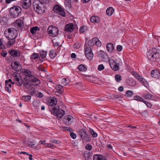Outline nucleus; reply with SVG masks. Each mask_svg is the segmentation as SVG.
<instances>
[{
	"label": "nucleus",
	"mask_w": 160,
	"mask_h": 160,
	"mask_svg": "<svg viewBox=\"0 0 160 160\" xmlns=\"http://www.w3.org/2000/svg\"><path fill=\"white\" fill-rule=\"evenodd\" d=\"M134 99L143 102L144 100L142 98L138 96H136L134 97Z\"/></svg>",
	"instance_id": "nucleus-42"
},
{
	"label": "nucleus",
	"mask_w": 160,
	"mask_h": 160,
	"mask_svg": "<svg viewBox=\"0 0 160 160\" xmlns=\"http://www.w3.org/2000/svg\"><path fill=\"white\" fill-rule=\"evenodd\" d=\"M50 142L52 143H55L57 144H59L60 142L59 141L56 140H51Z\"/></svg>",
	"instance_id": "nucleus-57"
},
{
	"label": "nucleus",
	"mask_w": 160,
	"mask_h": 160,
	"mask_svg": "<svg viewBox=\"0 0 160 160\" xmlns=\"http://www.w3.org/2000/svg\"><path fill=\"white\" fill-rule=\"evenodd\" d=\"M85 54L86 58L89 60L92 59L93 54L91 48L88 47L86 44H85L84 46Z\"/></svg>",
	"instance_id": "nucleus-6"
},
{
	"label": "nucleus",
	"mask_w": 160,
	"mask_h": 160,
	"mask_svg": "<svg viewBox=\"0 0 160 160\" xmlns=\"http://www.w3.org/2000/svg\"><path fill=\"white\" fill-rule=\"evenodd\" d=\"M133 92L131 90H128L126 92V96L127 97H131L132 95Z\"/></svg>",
	"instance_id": "nucleus-44"
},
{
	"label": "nucleus",
	"mask_w": 160,
	"mask_h": 160,
	"mask_svg": "<svg viewBox=\"0 0 160 160\" xmlns=\"http://www.w3.org/2000/svg\"><path fill=\"white\" fill-rule=\"evenodd\" d=\"M79 133L83 141L84 142H88L91 140L90 135L87 133L85 130L81 129L79 131Z\"/></svg>",
	"instance_id": "nucleus-5"
},
{
	"label": "nucleus",
	"mask_w": 160,
	"mask_h": 160,
	"mask_svg": "<svg viewBox=\"0 0 160 160\" xmlns=\"http://www.w3.org/2000/svg\"><path fill=\"white\" fill-rule=\"evenodd\" d=\"M40 55L42 58H45L47 54V52L46 51H44V50H42L40 51Z\"/></svg>",
	"instance_id": "nucleus-34"
},
{
	"label": "nucleus",
	"mask_w": 160,
	"mask_h": 160,
	"mask_svg": "<svg viewBox=\"0 0 160 160\" xmlns=\"http://www.w3.org/2000/svg\"><path fill=\"white\" fill-rule=\"evenodd\" d=\"M23 85L24 87L30 89L31 88V84L29 82L28 80H23Z\"/></svg>",
	"instance_id": "nucleus-31"
},
{
	"label": "nucleus",
	"mask_w": 160,
	"mask_h": 160,
	"mask_svg": "<svg viewBox=\"0 0 160 160\" xmlns=\"http://www.w3.org/2000/svg\"><path fill=\"white\" fill-rule=\"evenodd\" d=\"M4 47V45L2 44V41L1 39H0V48L3 49Z\"/></svg>",
	"instance_id": "nucleus-59"
},
{
	"label": "nucleus",
	"mask_w": 160,
	"mask_h": 160,
	"mask_svg": "<svg viewBox=\"0 0 160 160\" xmlns=\"http://www.w3.org/2000/svg\"><path fill=\"white\" fill-rule=\"evenodd\" d=\"M90 20L92 22L98 23L99 22L100 19L98 17L93 16L91 18Z\"/></svg>",
	"instance_id": "nucleus-24"
},
{
	"label": "nucleus",
	"mask_w": 160,
	"mask_h": 160,
	"mask_svg": "<svg viewBox=\"0 0 160 160\" xmlns=\"http://www.w3.org/2000/svg\"><path fill=\"white\" fill-rule=\"evenodd\" d=\"M114 10L112 8L110 7L108 8L106 10V12L108 16H111Z\"/></svg>",
	"instance_id": "nucleus-29"
},
{
	"label": "nucleus",
	"mask_w": 160,
	"mask_h": 160,
	"mask_svg": "<svg viewBox=\"0 0 160 160\" xmlns=\"http://www.w3.org/2000/svg\"><path fill=\"white\" fill-rule=\"evenodd\" d=\"M40 29L37 27H34L31 28L30 31L32 34H34L36 33V32L39 30Z\"/></svg>",
	"instance_id": "nucleus-28"
},
{
	"label": "nucleus",
	"mask_w": 160,
	"mask_h": 160,
	"mask_svg": "<svg viewBox=\"0 0 160 160\" xmlns=\"http://www.w3.org/2000/svg\"><path fill=\"white\" fill-rule=\"evenodd\" d=\"M63 129L65 131H68L69 132H71V131L72 130L70 128H68L67 127H64V128Z\"/></svg>",
	"instance_id": "nucleus-60"
},
{
	"label": "nucleus",
	"mask_w": 160,
	"mask_h": 160,
	"mask_svg": "<svg viewBox=\"0 0 160 160\" xmlns=\"http://www.w3.org/2000/svg\"><path fill=\"white\" fill-rule=\"evenodd\" d=\"M78 68L79 70L83 72L86 71L87 69V68L82 64L79 65L78 66Z\"/></svg>",
	"instance_id": "nucleus-32"
},
{
	"label": "nucleus",
	"mask_w": 160,
	"mask_h": 160,
	"mask_svg": "<svg viewBox=\"0 0 160 160\" xmlns=\"http://www.w3.org/2000/svg\"><path fill=\"white\" fill-rule=\"evenodd\" d=\"M15 24L17 27L22 28L23 26V22L20 19H18L16 20L15 22Z\"/></svg>",
	"instance_id": "nucleus-20"
},
{
	"label": "nucleus",
	"mask_w": 160,
	"mask_h": 160,
	"mask_svg": "<svg viewBox=\"0 0 160 160\" xmlns=\"http://www.w3.org/2000/svg\"><path fill=\"white\" fill-rule=\"evenodd\" d=\"M97 40L98 38L97 37H95L89 41L88 44L89 47L92 46L94 45H95L96 41Z\"/></svg>",
	"instance_id": "nucleus-23"
},
{
	"label": "nucleus",
	"mask_w": 160,
	"mask_h": 160,
	"mask_svg": "<svg viewBox=\"0 0 160 160\" xmlns=\"http://www.w3.org/2000/svg\"><path fill=\"white\" fill-rule=\"evenodd\" d=\"M49 110L51 113L55 115L58 119H60L65 114V111L62 109H59L58 106L49 108Z\"/></svg>",
	"instance_id": "nucleus-2"
},
{
	"label": "nucleus",
	"mask_w": 160,
	"mask_h": 160,
	"mask_svg": "<svg viewBox=\"0 0 160 160\" xmlns=\"http://www.w3.org/2000/svg\"><path fill=\"white\" fill-rule=\"evenodd\" d=\"M14 65L13 66H21L19 63V62H15L14 63Z\"/></svg>",
	"instance_id": "nucleus-63"
},
{
	"label": "nucleus",
	"mask_w": 160,
	"mask_h": 160,
	"mask_svg": "<svg viewBox=\"0 0 160 160\" xmlns=\"http://www.w3.org/2000/svg\"><path fill=\"white\" fill-rule=\"evenodd\" d=\"M27 144L28 146H29V147H31L36 149L37 148V146H35V144L31 142H28Z\"/></svg>",
	"instance_id": "nucleus-41"
},
{
	"label": "nucleus",
	"mask_w": 160,
	"mask_h": 160,
	"mask_svg": "<svg viewBox=\"0 0 160 160\" xmlns=\"http://www.w3.org/2000/svg\"><path fill=\"white\" fill-rule=\"evenodd\" d=\"M1 55L4 57H5L7 55V53L5 51L3 50L2 51V53H1Z\"/></svg>",
	"instance_id": "nucleus-54"
},
{
	"label": "nucleus",
	"mask_w": 160,
	"mask_h": 160,
	"mask_svg": "<svg viewBox=\"0 0 160 160\" xmlns=\"http://www.w3.org/2000/svg\"><path fill=\"white\" fill-rule=\"evenodd\" d=\"M11 66L13 69L17 72L19 71L22 69L21 66H13V65H12Z\"/></svg>",
	"instance_id": "nucleus-39"
},
{
	"label": "nucleus",
	"mask_w": 160,
	"mask_h": 160,
	"mask_svg": "<svg viewBox=\"0 0 160 160\" xmlns=\"http://www.w3.org/2000/svg\"><path fill=\"white\" fill-rule=\"evenodd\" d=\"M26 1H28V2H24L22 4V6L23 8L27 9L28 8L31 4V0H25Z\"/></svg>",
	"instance_id": "nucleus-21"
},
{
	"label": "nucleus",
	"mask_w": 160,
	"mask_h": 160,
	"mask_svg": "<svg viewBox=\"0 0 160 160\" xmlns=\"http://www.w3.org/2000/svg\"><path fill=\"white\" fill-rule=\"evenodd\" d=\"M40 104V102L39 101L34 100L32 102V105L33 106L36 108L37 109L39 108V105Z\"/></svg>",
	"instance_id": "nucleus-33"
},
{
	"label": "nucleus",
	"mask_w": 160,
	"mask_h": 160,
	"mask_svg": "<svg viewBox=\"0 0 160 160\" xmlns=\"http://www.w3.org/2000/svg\"><path fill=\"white\" fill-rule=\"evenodd\" d=\"M4 33L6 38L12 40L8 41L7 44L9 45L14 44L15 43V39L18 35L17 30L14 28H9L5 31Z\"/></svg>",
	"instance_id": "nucleus-1"
},
{
	"label": "nucleus",
	"mask_w": 160,
	"mask_h": 160,
	"mask_svg": "<svg viewBox=\"0 0 160 160\" xmlns=\"http://www.w3.org/2000/svg\"><path fill=\"white\" fill-rule=\"evenodd\" d=\"M85 28L86 27L84 26L81 27L79 29L80 32L81 33H83L85 31L84 28Z\"/></svg>",
	"instance_id": "nucleus-53"
},
{
	"label": "nucleus",
	"mask_w": 160,
	"mask_h": 160,
	"mask_svg": "<svg viewBox=\"0 0 160 160\" xmlns=\"http://www.w3.org/2000/svg\"><path fill=\"white\" fill-rule=\"evenodd\" d=\"M95 45L98 47H100L101 45V43L98 38L97 40L96 41Z\"/></svg>",
	"instance_id": "nucleus-49"
},
{
	"label": "nucleus",
	"mask_w": 160,
	"mask_h": 160,
	"mask_svg": "<svg viewBox=\"0 0 160 160\" xmlns=\"http://www.w3.org/2000/svg\"><path fill=\"white\" fill-rule=\"evenodd\" d=\"M50 57L51 59L54 58L56 55V52L53 50H52L50 51L49 54Z\"/></svg>",
	"instance_id": "nucleus-36"
},
{
	"label": "nucleus",
	"mask_w": 160,
	"mask_h": 160,
	"mask_svg": "<svg viewBox=\"0 0 160 160\" xmlns=\"http://www.w3.org/2000/svg\"><path fill=\"white\" fill-rule=\"evenodd\" d=\"M117 50L118 51H121L122 49V46L120 45H118L117 46Z\"/></svg>",
	"instance_id": "nucleus-58"
},
{
	"label": "nucleus",
	"mask_w": 160,
	"mask_h": 160,
	"mask_svg": "<svg viewBox=\"0 0 160 160\" xmlns=\"http://www.w3.org/2000/svg\"><path fill=\"white\" fill-rule=\"evenodd\" d=\"M54 84L52 81H50V82L47 83V84L49 88H51L52 86H53Z\"/></svg>",
	"instance_id": "nucleus-51"
},
{
	"label": "nucleus",
	"mask_w": 160,
	"mask_h": 160,
	"mask_svg": "<svg viewBox=\"0 0 160 160\" xmlns=\"http://www.w3.org/2000/svg\"><path fill=\"white\" fill-rule=\"evenodd\" d=\"M14 79L15 81V83L18 86H21L23 82V80L20 76L15 75Z\"/></svg>",
	"instance_id": "nucleus-10"
},
{
	"label": "nucleus",
	"mask_w": 160,
	"mask_h": 160,
	"mask_svg": "<svg viewBox=\"0 0 160 160\" xmlns=\"http://www.w3.org/2000/svg\"><path fill=\"white\" fill-rule=\"evenodd\" d=\"M38 69L39 70V71L42 72H45L46 71V70H44L42 67H39L38 68Z\"/></svg>",
	"instance_id": "nucleus-62"
},
{
	"label": "nucleus",
	"mask_w": 160,
	"mask_h": 160,
	"mask_svg": "<svg viewBox=\"0 0 160 160\" xmlns=\"http://www.w3.org/2000/svg\"><path fill=\"white\" fill-rule=\"evenodd\" d=\"M22 10L20 7L17 6H13L10 10V15L12 18H14L17 17Z\"/></svg>",
	"instance_id": "nucleus-3"
},
{
	"label": "nucleus",
	"mask_w": 160,
	"mask_h": 160,
	"mask_svg": "<svg viewBox=\"0 0 160 160\" xmlns=\"http://www.w3.org/2000/svg\"><path fill=\"white\" fill-rule=\"evenodd\" d=\"M33 5L35 11L39 13L42 12V8L43 7L42 2L40 0H35L33 3Z\"/></svg>",
	"instance_id": "nucleus-4"
},
{
	"label": "nucleus",
	"mask_w": 160,
	"mask_h": 160,
	"mask_svg": "<svg viewBox=\"0 0 160 160\" xmlns=\"http://www.w3.org/2000/svg\"><path fill=\"white\" fill-rule=\"evenodd\" d=\"M8 82L7 80L5 81V89L6 91L10 92H11V88L12 85Z\"/></svg>",
	"instance_id": "nucleus-25"
},
{
	"label": "nucleus",
	"mask_w": 160,
	"mask_h": 160,
	"mask_svg": "<svg viewBox=\"0 0 160 160\" xmlns=\"http://www.w3.org/2000/svg\"><path fill=\"white\" fill-rule=\"evenodd\" d=\"M24 80H29L30 82H32L34 83V85L35 86L38 85L40 83V81L38 78L32 75H31L29 78H28V77H25L24 78Z\"/></svg>",
	"instance_id": "nucleus-9"
},
{
	"label": "nucleus",
	"mask_w": 160,
	"mask_h": 160,
	"mask_svg": "<svg viewBox=\"0 0 160 160\" xmlns=\"http://www.w3.org/2000/svg\"><path fill=\"white\" fill-rule=\"evenodd\" d=\"M107 51L110 52H113L114 51V48L113 45L110 43H108L106 46Z\"/></svg>",
	"instance_id": "nucleus-18"
},
{
	"label": "nucleus",
	"mask_w": 160,
	"mask_h": 160,
	"mask_svg": "<svg viewBox=\"0 0 160 160\" xmlns=\"http://www.w3.org/2000/svg\"><path fill=\"white\" fill-rule=\"evenodd\" d=\"M23 72L25 75L26 76V77H28V78H30V77L32 75L31 74V72L28 70L24 69L23 70Z\"/></svg>",
	"instance_id": "nucleus-27"
},
{
	"label": "nucleus",
	"mask_w": 160,
	"mask_h": 160,
	"mask_svg": "<svg viewBox=\"0 0 160 160\" xmlns=\"http://www.w3.org/2000/svg\"><path fill=\"white\" fill-rule=\"evenodd\" d=\"M53 10L55 12L59 13L62 17H65V16L64 10L61 7L58 5L54 7Z\"/></svg>",
	"instance_id": "nucleus-8"
},
{
	"label": "nucleus",
	"mask_w": 160,
	"mask_h": 160,
	"mask_svg": "<svg viewBox=\"0 0 160 160\" xmlns=\"http://www.w3.org/2000/svg\"><path fill=\"white\" fill-rule=\"evenodd\" d=\"M57 99L55 98L50 99L48 101L49 105L51 107H54L57 103Z\"/></svg>",
	"instance_id": "nucleus-15"
},
{
	"label": "nucleus",
	"mask_w": 160,
	"mask_h": 160,
	"mask_svg": "<svg viewBox=\"0 0 160 160\" xmlns=\"http://www.w3.org/2000/svg\"><path fill=\"white\" fill-rule=\"evenodd\" d=\"M48 34L51 37H55L57 36L58 33V29L54 26H49L48 29Z\"/></svg>",
	"instance_id": "nucleus-7"
},
{
	"label": "nucleus",
	"mask_w": 160,
	"mask_h": 160,
	"mask_svg": "<svg viewBox=\"0 0 160 160\" xmlns=\"http://www.w3.org/2000/svg\"><path fill=\"white\" fill-rule=\"evenodd\" d=\"M44 145L45 146L48 147V148H51L52 146L50 144H48V143H44Z\"/></svg>",
	"instance_id": "nucleus-64"
},
{
	"label": "nucleus",
	"mask_w": 160,
	"mask_h": 160,
	"mask_svg": "<svg viewBox=\"0 0 160 160\" xmlns=\"http://www.w3.org/2000/svg\"><path fill=\"white\" fill-rule=\"evenodd\" d=\"M153 55L152 58V60L155 59L156 60L159 58L160 56V50H159L156 49L155 48H153Z\"/></svg>",
	"instance_id": "nucleus-12"
},
{
	"label": "nucleus",
	"mask_w": 160,
	"mask_h": 160,
	"mask_svg": "<svg viewBox=\"0 0 160 160\" xmlns=\"http://www.w3.org/2000/svg\"><path fill=\"white\" fill-rule=\"evenodd\" d=\"M74 29V26L72 23L67 24L65 28V31L68 32H72Z\"/></svg>",
	"instance_id": "nucleus-11"
},
{
	"label": "nucleus",
	"mask_w": 160,
	"mask_h": 160,
	"mask_svg": "<svg viewBox=\"0 0 160 160\" xmlns=\"http://www.w3.org/2000/svg\"><path fill=\"white\" fill-rule=\"evenodd\" d=\"M151 76L155 78H158L160 77V73L157 70H154L152 71Z\"/></svg>",
	"instance_id": "nucleus-14"
},
{
	"label": "nucleus",
	"mask_w": 160,
	"mask_h": 160,
	"mask_svg": "<svg viewBox=\"0 0 160 160\" xmlns=\"http://www.w3.org/2000/svg\"><path fill=\"white\" fill-rule=\"evenodd\" d=\"M112 96L116 98H122V96L121 95H113Z\"/></svg>",
	"instance_id": "nucleus-61"
},
{
	"label": "nucleus",
	"mask_w": 160,
	"mask_h": 160,
	"mask_svg": "<svg viewBox=\"0 0 160 160\" xmlns=\"http://www.w3.org/2000/svg\"><path fill=\"white\" fill-rule=\"evenodd\" d=\"M65 4L68 7L71 6V0H65L64 2Z\"/></svg>",
	"instance_id": "nucleus-45"
},
{
	"label": "nucleus",
	"mask_w": 160,
	"mask_h": 160,
	"mask_svg": "<svg viewBox=\"0 0 160 160\" xmlns=\"http://www.w3.org/2000/svg\"><path fill=\"white\" fill-rule=\"evenodd\" d=\"M153 50L152 49V50H150L147 52V56L148 58L149 59H151L153 58Z\"/></svg>",
	"instance_id": "nucleus-30"
},
{
	"label": "nucleus",
	"mask_w": 160,
	"mask_h": 160,
	"mask_svg": "<svg viewBox=\"0 0 160 160\" xmlns=\"http://www.w3.org/2000/svg\"><path fill=\"white\" fill-rule=\"evenodd\" d=\"M31 98V96L30 95H27L23 96L22 97V99L25 100L26 101H29Z\"/></svg>",
	"instance_id": "nucleus-40"
},
{
	"label": "nucleus",
	"mask_w": 160,
	"mask_h": 160,
	"mask_svg": "<svg viewBox=\"0 0 160 160\" xmlns=\"http://www.w3.org/2000/svg\"><path fill=\"white\" fill-rule=\"evenodd\" d=\"M152 96L151 94L148 93L147 94L144 95L143 97L144 98L147 100H152Z\"/></svg>",
	"instance_id": "nucleus-38"
},
{
	"label": "nucleus",
	"mask_w": 160,
	"mask_h": 160,
	"mask_svg": "<svg viewBox=\"0 0 160 160\" xmlns=\"http://www.w3.org/2000/svg\"><path fill=\"white\" fill-rule=\"evenodd\" d=\"M98 55L99 57H101L102 59L106 58V57L107 56L106 53L102 50H100L98 52Z\"/></svg>",
	"instance_id": "nucleus-26"
},
{
	"label": "nucleus",
	"mask_w": 160,
	"mask_h": 160,
	"mask_svg": "<svg viewBox=\"0 0 160 160\" xmlns=\"http://www.w3.org/2000/svg\"><path fill=\"white\" fill-rule=\"evenodd\" d=\"M143 102H144L145 104L146 105V106L148 108H150L151 107L152 105V104L147 101H146L144 100V101H143Z\"/></svg>",
	"instance_id": "nucleus-50"
},
{
	"label": "nucleus",
	"mask_w": 160,
	"mask_h": 160,
	"mask_svg": "<svg viewBox=\"0 0 160 160\" xmlns=\"http://www.w3.org/2000/svg\"><path fill=\"white\" fill-rule=\"evenodd\" d=\"M86 148L88 150H90L92 149V146L88 144L86 145Z\"/></svg>",
	"instance_id": "nucleus-52"
},
{
	"label": "nucleus",
	"mask_w": 160,
	"mask_h": 160,
	"mask_svg": "<svg viewBox=\"0 0 160 160\" xmlns=\"http://www.w3.org/2000/svg\"><path fill=\"white\" fill-rule=\"evenodd\" d=\"M93 160H108L106 157L102 155L95 154L93 157Z\"/></svg>",
	"instance_id": "nucleus-13"
},
{
	"label": "nucleus",
	"mask_w": 160,
	"mask_h": 160,
	"mask_svg": "<svg viewBox=\"0 0 160 160\" xmlns=\"http://www.w3.org/2000/svg\"><path fill=\"white\" fill-rule=\"evenodd\" d=\"M110 66L112 68L114 71H117L119 67L116 63L112 64V65H110Z\"/></svg>",
	"instance_id": "nucleus-35"
},
{
	"label": "nucleus",
	"mask_w": 160,
	"mask_h": 160,
	"mask_svg": "<svg viewBox=\"0 0 160 160\" xmlns=\"http://www.w3.org/2000/svg\"><path fill=\"white\" fill-rule=\"evenodd\" d=\"M38 57V53H34L31 56V58L32 59H36Z\"/></svg>",
	"instance_id": "nucleus-43"
},
{
	"label": "nucleus",
	"mask_w": 160,
	"mask_h": 160,
	"mask_svg": "<svg viewBox=\"0 0 160 160\" xmlns=\"http://www.w3.org/2000/svg\"><path fill=\"white\" fill-rule=\"evenodd\" d=\"M9 54L14 57H19L20 55V52L19 51L15 50H12L8 51Z\"/></svg>",
	"instance_id": "nucleus-16"
},
{
	"label": "nucleus",
	"mask_w": 160,
	"mask_h": 160,
	"mask_svg": "<svg viewBox=\"0 0 160 160\" xmlns=\"http://www.w3.org/2000/svg\"><path fill=\"white\" fill-rule=\"evenodd\" d=\"M73 118V117L72 116L70 115H67L64 117L63 121L65 123L68 124Z\"/></svg>",
	"instance_id": "nucleus-22"
},
{
	"label": "nucleus",
	"mask_w": 160,
	"mask_h": 160,
	"mask_svg": "<svg viewBox=\"0 0 160 160\" xmlns=\"http://www.w3.org/2000/svg\"><path fill=\"white\" fill-rule=\"evenodd\" d=\"M73 47L75 48L78 49L80 47V45L79 43L76 42L74 44Z\"/></svg>",
	"instance_id": "nucleus-48"
},
{
	"label": "nucleus",
	"mask_w": 160,
	"mask_h": 160,
	"mask_svg": "<svg viewBox=\"0 0 160 160\" xmlns=\"http://www.w3.org/2000/svg\"><path fill=\"white\" fill-rule=\"evenodd\" d=\"M104 69V67L103 65L102 64H101L98 66V70L99 71H101L103 70Z\"/></svg>",
	"instance_id": "nucleus-47"
},
{
	"label": "nucleus",
	"mask_w": 160,
	"mask_h": 160,
	"mask_svg": "<svg viewBox=\"0 0 160 160\" xmlns=\"http://www.w3.org/2000/svg\"><path fill=\"white\" fill-rule=\"evenodd\" d=\"M115 79L118 82H120L121 80V77L119 74H117L115 76Z\"/></svg>",
	"instance_id": "nucleus-46"
},
{
	"label": "nucleus",
	"mask_w": 160,
	"mask_h": 160,
	"mask_svg": "<svg viewBox=\"0 0 160 160\" xmlns=\"http://www.w3.org/2000/svg\"><path fill=\"white\" fill-rule=\"evenodd\" d=\"M36 96L38 97L41 98L43 97V95L41 92H38L36 94Z\"/></svg>",
	"instance_id": "nucleus-55"
},
{
	"label": "nucleus",
	"mask_w": 160,
	"mask_h": 160,
	"mask_svg": "<svg viewBox=\"0 0 160 160\" xmlns=\"http://www.w3.org/2000/svg\"><path fill=\"white\" fill-rule=\"evenodd\" d=\"M70 136L72 138L74 139L76 138L77 137L76 134L73 132L70 133Z\"/></svg>",
	"instance_id": "nucleus-56"
},
{
	"label": "nucleus",
	"mask_w": 160,
	"mask_h": 160,
	"mask_svg": "<svg viewBox=\"0 0 160 160\" xmlns=\"http://www.w3.org/2000/svg\"><path fill=\"white\" fill-rule=\"evenodd\" d=\"M56 93L58 94H62L63 92V87L62 86L59 85L55 87Z\"/></svg>",
	"instance_id": "nucleus-17"
},
{
	"label": "nucleus",
	"mask_w": 160,
	"mask_h": 160,
	"mask_svg": "<svg viewBox=\"0 0 160 160\" xmlns=\"http://www.w3.org/2000/svg\"><path fill=\"white\" fill-rule=\"evenodd\" d=\"M89 132L93 138H96L97 137V133L95 132L92 129L90 128Z\"/></svg>",
	"instance_id": "nucleus-37"
},
{
	"label": "nucleus",
	"mask_w": 160,
	"mask_h": 160,
	"mask_svg": "<svg viewBox=\"0 0 160 160\" xmlns=\"http://www.w3.org/2000/svg\"><path fill=\"white\" fill-rule=\"evenodd\" d=\"M132 74L140 81H142L143 79V78L141 76L138 74L137 72L135 71H132Z\"/></svg>",
	"instance_id": "nucleus-19"
}]
</instances>
